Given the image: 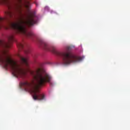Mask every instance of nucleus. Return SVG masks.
<instances>
[{
    "instance_id": "obj_1",
    "label": "nucleus",
    "mask_w": 130,
    "mask_h": 130,
    "mask_svg": "<svg viewBox=\"0 0 130 130\" xmlns=\"http://www.w3.org/2000/svg\"><path fill=\"white\" fill-rule=\"evenodd\" d=\"M15 41L14 35H10L7 38V40H0V64L5 68L10 67L13 71V75L18 78H23L26 76V71L29 72L34 80L31 83L25 81L20 83V85L27 92L31 93L34 100H43L45 98L44 94H39V88L43 86L46 83H49L51 85V76L44 73L41 69L38 68L35 71L29 70V63L28 59L23 57L20 54L17 55L20 59L22 64L25 66L26 69H24L21 66L17 64L16 61L12 60L9 52V48H11L12 43Z\"/></svg>"
},
{
    "instance_id": "obj_2",
    "label": "nucleus",
    "mask_w": 130,
    "mask_h": 130,
    "mask_svg": "<svg viewBox=\"0 0 130 130\" xmlns=\"http://www.w3.org/2000/svg\"><path fill=\"white\" fill-rule=\"evenodd\" d=\"M7 3L9 11L5 12L6 16L0 17V29L6 25L11 26L18 33H22L27 38L33 39L35 35L32 32L27 31L26 26L31 27L37 23L38 17L35 14L27 16L26 21L23 20L24 15L22 13L23 7L30 12L31 3L28 0H3Z\"/></svg>"
},
{
    "instance_id": "obj_3",
    "label": "nucleus",
    "mask_w": 130,
    "mask_h": 130,
    "mask_svg": "<svg viewBox=\"0 0 130 130\" xmlns=\"http://www.w3.org/2000/svg\"><path fill=\"white\" fill-rule=\"evenodd\" d=\"M38 42L45 50L51 51L53 53H55L58 56L62 57V63L64 66L70 64L71 62H78V61H81L83 59L82 57L76 56L71 52H57L54 47L48 45L43 40L39 39L38 40Z\"/></svg>"
},
{
    "instance_id": "obj_4",
    "label": "nucleus",
    "mask_w": 130,
    "mask_h": 130,
    "mask_svg": "<svg viewBox=\"0 0 130 130\" xmlns=\"http://www.w3.org/2000/svg\"><path fill=\"white\" fill-rule=\"evenodd\" d=\"M17 46L19 49H23L24 48V44L22 43H17Z\"/></svg>"
},
{
    "instance_id": "obj_5",
    "label": "nucleus",
    "mask_w": 130,
    "mask_h": 130,
    "mask_svg": "<svg viewBox=\"0 0 130 130\" xmlns=\"http://www.w3.org/2000/svg\"><path fill=\"white\" fill-rule=\"evenodd\" d=\"M25 53H26V54L30 53V50H27L26 51H25Z\"/></svg>"
},
{
    "instance_id": "obj_6",
    "label": "nucleus",
    "mask_w": 130,
    "mask_h": 130,
    "mask_svg": "<svg viewBox=\"0 0 130 130\" xmlns=\"http://www.w3.org/2000/svg\"><path fill=\"white\" fill-rule=\"evenodd\" d=\"M71 47H67V50L70 51L71 49Z\"/></svg>"
},
{
    "instance_id": "obj_7",
    "label": "nucleus",
    "mask_w": 130,
    "mask_h": 130,
    "mask_svg": "<svg viewBox=\"0 0 130 130\" xmlns=\"http://www.w3.org/2000/svg\"><path fill=\"white\" fill-rule=\"evenodd\" d=\"M34 4H36V7H38V3H37L36 2H35Z\"/></svg>"
}]
</instances>
